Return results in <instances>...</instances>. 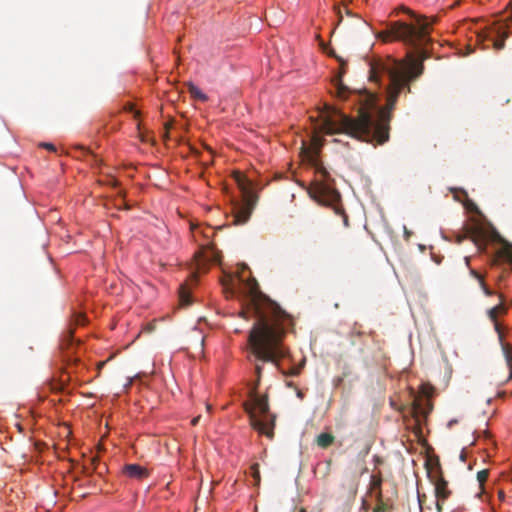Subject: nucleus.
Returning a JSON list of instances; mask_svg holds the SVG:
<instances>
[{"label": "nucleus", "mask_w": 512, "mask_h": 512, "mask_svg": "<svg viewBox=\"0 0 512 512\" xmlns=\"http://www.w3.org/2000/svg\"><path fill=\"white\" fill-rule=\"evenodd\" d=\"M399 10L410 15L414 22L406 23L394 21L387 25L384 31L378 34L383 41H401L410 50L406 53L405 61H398L391 57L375 58L369 63V80L382 85V78L387 77L389 84L386 87V106L377 110L376 117L373 111L377 107V95L363 90H350L342 82V75L333 80L335 96L344 102H352L358 107V117L353 118L341 109L325 105L322 113L323 121L318 133L334 135L344 133L368 143L384 144L389 140L390 121L392 111L397 99L404 88L410 92L409 83L416 80L424 72L423 62L430 57L427 45L431 42V23L424 16L401 6Z\"/></svg>", "instance_id": "nucleus-1"}, {"label": "nucleus", "mask_w": 512, "mask_h": 512, "mask_svg": "<svg viewBox=\"0 0 512 512\" xmlns=\"http://www.w3.org/2000/svg\"><path fill=\"white\" fill-rule=\"evenodd\" d=\"M248 309L256 318L248 335L251 355L256 362L272 363L278 367L279 361L289 354L283 344L287 327L291 324L289 315L259 290L255 280L249 287Z\"/></svg>", "instance_id": "nucleus-2"}, {"label": "nucleus", "mask_w": 512, "mask_h": 512, "mask_svg": "<svg viewBox=\"0 0 512 512\" xmlns=\"http://www.w3.org/2000/svg\"><path fill=\"white\" fill-rule=\"evenodd\" d=\"M313 145V148H309L305 152L308 162L316 172V178L308 191L309 195L319 204L331 207L336 214L341 215L343 223L347 227L349 225L348 216L345 214L343 206L340 204L341 195L333 187L329 172L318 158V150L323 145V142L317 135L313 137Z\"/></svg>", "instance_id": "nucleus-3"}, {"label": "nucleus", "mask_w": 512, "mask_h": 512, "mask_svg": "<svg viewBox=\"0 0 512 512\" xmlns=\"http://www.w3.org/2000/svg\"><path fill=\"white\" fill-rule=\"evenodd\" d=\"M262 365L255 364V373L257 381L254 389L251 391V400L244 404L245 412L249 415L251 426L259 433L273 437V429L275 426V415L270 413L268 396L258 395L256 390L262 377Z\"/></svg>", "instance_id": "nucleus-4"}, {"label": "nucleus", "mask_w": 512, "mask_h": 512, "mask_svg": "<svg viewBox=\"0 0 512 512\" xmlns=\"http://www.w3.org/2000/svg\"><path fill=\"white\" fill-rule=\"evenodd\" d=\"M233 178L242 195V203L237 205L234 210L233 223L236 225H243L250 219L257 204L258 196L252 190L251 183L241 172H234Z\"/></svg>", "instance_id": "nucleus-5"}, {"label": "nucleus", "mask_w": 512, "mask_h": 512, "mask_svg": "<svg viewBox=\"0 0 512 512\" xmlns=\"http://www.w3.org/2000/svg\"><path fill=\"white\" fill-rule=\"evenodd\" d=\"M512 24V13L506 18L494 21L486 30L477 34V41L484 45V42L490 41L496 50H501L505 46V40L509 36V28Z\"/></svg>", "instance_id": "nucleus-6"}, {"label": "nucleus", "mask_w": 512, "mask_h": 512, "mask_svg": "<svg viewBox=\"0 0 512 512\" xmlns=\"http://www.w3.org/2000/svg\"><path fill=\"white\" fill-rule=\"evenodd\" d=\"M430 478L434 484L436 510L437 512H443V504L451 495V490L448 488V482L444 479L440 471L434 475H430Z\"/></svg>", "instance_id": "nucleus-7"}, {"label": "nucleus", "mask_w": 512, "mask_h": 512, "mask_svg": "<svg viewBox=\"0 0 512 512\" xmlns=\"http://www.w3.org/2000/svg\"><path fill=\"white\" fill-rule=\"evenodd\" d=\"M492 233L501 244L493 259V265H498L500 262L512 264V244L502 239L495 230Z\"/></svg>", "instance_id": "nucleus-8"}, {"label": "nucleus", "mask_w": 512, "mask_h": 512, "mask_svg": "<svg viewBox=\"0 0 512 512\" xmlns=\"http://www.w3.org/2000/svg\"><path fill=\"white\" fill-rule=\"evenodd\" d=\"M75 346L76 344L73 339V332L70 330L63 336L60 342L63 359L68 363L76 361V358L73 357V352L71 351Z\"/></svg>", "instance_id": "nucleus-9"}, {"label": "nucleus", "mask_w": 512, "mask_h": 512, "mask_svg": "<svg viewBox=\"0 0 512 512\" xmlns=\"http://www.w3.org/2000/svg\"><path fill=\"white\" fill-rule=\"evenodd\" d=\"M499 297H500V300H501L500 303L498 305H496L495 307L491 308L488 311V316H489L490 320L494 322L495 330L498 333L499 340L502 342L503 335H502V332H501L500 325L497 322V317H498L499 313H505L506 312V307L504 306V297H503V295L499 294Z\"/></svg>", "instance_id": "nucleus-10"}, {"label": "nucleus", "mask_w": 512, "mask_h": 512, "mask_svg": "<svg viewBox=\"0 0 512 512\" xmlns=\"http://www.w3.org/2000/svg\"><path fill=\"white\" fill-rule=\"evenodd\" d=\"M123 473L134 479H143L148 476V471L138 464H126L123 467Z\"/></svg>", "instance_id": "nucleus-11"}, {"label": "nucleus", "mask_w": 512, "mask_h": 512, "mask_svg": "<svg viewBox=\"0 0 512 512\" xmlns=\"http://www.w3.org/2000/svg\"><path fill=\"white\" fill-rule=\"evenodd\" d=\"M469 237L480 250H484L486 248L487 236L482 229L473 228L470 231Z\"/></svg>", "instance_id": "nucleus-12"}, {"label": "nucleus", "mask_w": 512, "mask_h": 512, "mask_svg": "<svg viewBox=\"0 0 512 512\" xmlns=\"http://www.w3.org/2000/svg\"><path fill=\"white\" fill-rule=\"evenodd\" d=\"M334 441L335 437L331 433H321L316 438V444L323 449H326L329 446H331L334 443Z\"/></svg>", "instance_id": "nucleus-13"}, {"label": "nucleus", "mask_w": 512, "mask_h": 512, "mask_svg": "<svg viewBox=\"0 0 512 512\" xmlns=\"http://www.w3.org/2000/svg\"><path fill=\"white\" fill-rule=\"evenodd\" d=\"M188 91L190 93V95L199 100V101H202V102H205L208 100V96L206 94H204L196 85H194L193 83H188Z\"/></svg>", "instance_id": "nucleus-14"}, {"label": "nucleus", "mask_w": 512, "mask_h": 512, "mask_svg": "<svg viewBox=\"0 0 512 512\" xmlns=\"http://www.w3.org/2000/svg\"><path fill=\"white\" fill-rule=\"evenodd\" d=\"M471 275L479 281L480 286L486 296L493 295V291L490 290V288L485 284L481 274H479L476 270H471Z\"/></svg>", "instance_id": "nucleus-15"}, {"label": "nucleus", "mask_w": 512, "mask_h": 512, "mask_svg": "<svg viewBox=\"0 0 512 512\" xmlns=\"http://www.w3.org/2000/svg\"><path fill=\"white\" fill-rule=\"evenodd\" d=\"M180 304L182 306H188L191 304L190 295L187 289L184 286H181L179 292Z\"/></svg>", "instance_id": "nucleus-16"}, {"label": "nucleus", "mask_w": 512, "mask_h": 512, "mask_svg": "<svg viewBox=\"0 0 512 512\" xmlns=\"http://www.w3.org/2000/svg\"><path fill=\"white\" fill-rule=\"evenodd\" d=\"M502 349L508 366H511L512 362V347L508 344H502Z\"/></svg>", "instance_id": "nucleus-17"}, {"label": "nucleus", "mask_w": 512, "mask_h": 512, "mask_svg": "<svg viewBox=\"0 0 512 512\" xmlns=\"http://www.w3.org/2000/svg\"><path fill=\"white\" fill-rule=\"evenodd\" d=\"M488 475V470H481L477 472V480L480 483V485H483L486 482Z\"/></svg>", "instance_id": "nucleus-18"}, {"label": "nucleus", "mask_w": 512, "mask_h": 512, "mask_svg": "<svg viewBox=\"0 0 512 512\" xmlns=\"http://www.w3.org/2000/svg\"><path fill=\"white\" fill-rule=\"evenodd\" d=\"M251 470H252L253 478L256 480L257 483H259V481H260V472H259L258 464L252 465Z\"/></svg>", "instance_id": "nucleus-19"}, {"label": "nucleus", "mask_w": 512, "mask_h": 512, "mask_svg": "<svg viewBox=\"0 0 512 512\" xmlns=\"http://www.w3.org/2000/svg\"><path fill=\"white\" fill-rule=\"evenodd\" d=\"M381 484H382L381 477L372 476L371 485L374 489H380Z\"/></svg>", "instance_id": "nucleus-20"}, {"label": "nucleus", "mask_w": 512, "mask_h": 512, "mask_svg": "<svg viewBox=\"0 0 512 512\" xmlns=\"http://www.w3.org/2000/svg\"><path fill=\"white\" fill-rule=\"evenodd\" d=\"M350 1L351 0L343 2V6L345 7V13H346V15L351 16V17H358L357 14H354L351 10L347 9V3L350 2Z\"/></svg>", "instance_id": "nucleus-21"}, {"label": "nucleus", "mask_w": 512, "mask_h": 512, "mask_svg": "<svg viewBox=\"0 0 512 512\" xmlns=\"http://www.w3.org/2000/svg\"><path fill=\"white\" fill-rule=\"evenodd\" d=\"M334 10H335V12L338 15V24H339L342 21V19H343L341 8H340V6L335 5L334 6Z\"/></svg>", "instance_id": "nucleus-22"}, {"label": "nucleus", "mask_w": 512, "mask_h": 512, "mask_svg": "<svg viewBox=\"0 0 512 512\" xmlns=\"http://www.w3.org/2000/svg\"><path fill=\"white\" fill-rule=\"evenodd\" d=\"M301 367H293L289 372L288 375L290 376H297L300 374Z\"/></svg>", "instance_id": "nucleus-23"}, {"label": "nucleus", "mask_w": 512, "mask_h": 512, "mask_svg": "<svg viewBox=\"0 0 512 512\" xmlns=\"http://www.w3.org/2000/svg\"><path fill=\"white\" fill-rule=\"evenodd\" d=\"M42 146L49 151H56V148L51 143H43Z\"/></svg>", "instance_id": "nucleus-24"}, {"label": "nucleus", "mask_w": 512, "mask_h": 512, "mask_svg": "<svg viewBox=\"0 0 512 512\" xmlns=\"http://www.w3.org/2000/svg\"><path fill=\"white\" fill-rule=\"evenodd\" d=\"M75 321H76V324H77V325H82V324H84V316H83L82 314H78V315L76 316V320H75Z\"/></svg>", "instance_id": "nucleus-25"}, {"label": "nucleus", "mask_w": 512, "mask_h": 512, "mask_svg": "<svg viewBox=\"0 0 512 512\" xmlns=\"http://www.w3.org/2000/svg\"><path fill=\"white\" fill-rule=\"evenodd\" d=\"M412 235V232L409 231L405 226H404V237L406 240H409L410 236Z\"/></svg>", "instance_id": "nucleus-26"}, {"label": "nucleus", "mask_w": 512, "mask_h": 512, "mask_svg": "<svg viewBox=\"0 0 512 512\" xmlns=\"http://www.w3.org/2000/svg\"><path fill=\"white\" fill-rule=\"evenodd\" d=\"M199 420H200V416H197V417L192 419L191 424L193 426H196L198 424Z\"/></svg>", "instance_id": "nucleus-27"}, {"label": "nucleus", "mask_w": 512, "mask_h": 512, "mask_svg": "<svg viewBox=\"0 0 512 512\" xmlns=\"http://www.w3.org/2000/svg\"><path fill=\"white\" fill-rule=\"evenodd\" d=\"M385 510V507L383 504L377 506V508L375 509V512H384Z\"/></svg>", "instance_id": "nucleus-28"}, {"label": "nucleus", "mask_w": 512, "mask_h": 512, "mask_svg": "<svg viewBox=\"0 0 512 512\" xmlns=\"http://www.w3.org/2000/svg\"><path fill=\"white\" fill-rule=\"evenodd\" d=\"M62 387H63L62 384H57L56 386L53 385L52 389L53 390H60V389H62Z\"/></svg>", "instance_id": "nucleus-29"}, {"label": "nucleus", "mask_w": 512, "mask_h": 512, "mask_svg": "<svg viewBox=\"0 0 512 512\" xmlns=\"http://www.w3.org/2000/svg\"><path fill=\"white\" fill-rule=\"evenodd\" d=\"M499 498H500V499H503V498H504V492H503V491H499Z\"/></svg>", "instance_id": "nucleus-30"}, {"label": "nucleus", "mask_w": 512, "mask_h": 512, "mask_svg": "<svg viewBox=\"0 0 512 512\" xmlns=\"http://www.w3.org/2000/svg\"><path fill=\"white\" fill-rule=\"evenodd\" d=\"M297 512H307V510L304 507H301L297 510Z\"/></svg>", "instance_id": "nucleus-31"}, {"label": "nucleus", "mask_w": 512, "mask_h": 512, "mask_svg": "<svg viewBox=\"0 0 512 512\" xmlns=\"http://www.w3.org/2000/svg\"><path fill=\"white\" fill-rule=\"evenodd\" d=\"M297 396L302 399L303 398V393L301 391H298L297 392Z\"/></svg>", "instance_id": "nucleus-32"}, {"label": "nucleus", "mask_w": 512, "mask_h": 512, "mask_svg": "<svg viewBox=\"0 0 512 512\" xmlns=\"http://www.w3.org/2000/svg\"><path fill=\"white\" fill-rule=\"evenodd\" d=\"M206 409H207V411L209 412V411H211L212 406H211L210 404H207V405H206Z\"/></svg>", "instance_id": "nucleus-33"}, {"label": "nucleus", "mask_w": 512, "mask_h": 512, "mask_svg": "<svg viewBox=\"0 0 512 512\" xmlns=\"http://www.w3.org/2000/svg\"><path fill=\"white\" fill-rule=\"evenodd\" d=\"M138 114H139V113H138V111H135L134 116H135V117H137V116H138Z\"/></svg>", "instance_id": "nucleus-34"}, {"label": "nucleus", "mask_w": 512, "mask_h": 512, "mask_svg": "<svg viewBox=\"0 0 512 512\" xmlns=\"http://www.w3.org/2000/svg\"><path fill=\"white\" fill-rule=\"evenodd\" d=\"M241 315H242L244 318H246V316H245V312H244V311L241 313Z\"/></svg>", "instance_id": "nucleus-35"}]
</instances>
